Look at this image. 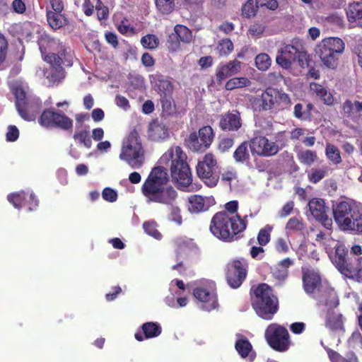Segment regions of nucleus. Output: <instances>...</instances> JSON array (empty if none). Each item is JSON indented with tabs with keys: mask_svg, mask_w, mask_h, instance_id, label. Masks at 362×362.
I'll return each instance as SVG.
<instances>
[{
	"mask_svg": "<svg viewBox=\"0 0 362 362\" xmlns=\"http://www.w3.org/2000/svg\"><path fill=\"white\" fill-rule=\"evenodd\" d=\"M325 154L328 160L332 163L337 165L341 162V157L339 148L332 144H327Z\"/></svg>",
	"mask_w": 362,
	"mask_h": 362,
	"instance_id": "nucleus-38",
	"label": "nucleus"
},
{
	"mask_svg": "<svg viewBox=\"0 0 362 362\" xmlns=\"http://www.w3.org/2000/svg\"><path fill=\"white\" fill-rule=\"evenodd\" d=\"M40 103L39 100H37L36 101L33 102H28L27 101L25 103V105L23 107L24 111L25 114H35V117H36V115L38 113V112L40 110Z\"/></svg>",
	"mask_w": 362,
	"mask_h": 362,
	"instance_id": "nucleus-57",
	"label": "nucleus"
},
{
	"mask_svg": "<svg viewBox=\"0 0 362 362\" xmlns=\"http://www.w3.org/2000/svg\"><path fill=\"white\" fill-rule=\"evenodd\" d=\"M247 216L228 215L227 212L216 213L210 223V231L217 238L230 241L234 236L243 232L247 226Z\"/></svg>",
	"mask_w": 362,
	"mask_h": 362,
	"instance_id": "nucleus-5",
	"label": "nucleus"
},
{
	"mask_svg": "<svg viewBox=\"0 0 362 362\" xmlns=\"http://www.w3.org/2000/svg\"><path fill=\"white\" fill-rule=\"evenodd\" d=\"M336 254L334 258V263L338 270L346 276H349L351 273V269L349 268V264L345 258V252L342 246H335Z\"/></svg>",
	"mask_w": 362,
	"mask_h": 362,
	"instance_id": "nucleus-26",
	"label": "nucleus"
},
{
	"mask_svg": "<svg viewBox=\"0 0 362 362\" xmlns=\"http://www.w3.org/2000/svg\"><path fill=\"white\" fill-rule=\"evenodd\" d=\"M197 134L202 141V144L206 145V148H209L214 137L213 129L210 126L203 127L199 130Z\"/></svg>",
	"mask_w": 362,
	"mask_h": 362,
	"instance_id": "nucleus-39",
	"label": "nucleus"
},
{
	"mask_svg": "<svg viewBox=\"0 0 362 362\" xmlns=\"http://www.w3.org/2000/svg\"><path fill=\"white\" fill-rule=\"evenodd\" d=\"M272 229V226L267 225L259 231L257 241L259 245L264 246L269 242Z\"/></svg>",
	"mask_w": 362,
	"mask_h": 362,
	"instance_id": "nucleus-47",
	"label": "nucleus"
},
{
	"mask_svg": "<svg viewBox=\"0 0 362 362\" xmlns=\"http://www.w3.org/2000/svg\"><path fill=\"white\" fill-rule=\"evenodd\" d=\"M7 199L16 209H19L27 204L30 211L37 207L39 202L31 191L11 193L7 196Z\"/></svg>",
	"mask_w": 362,
	"mask_h": 362,
	"instance_id": "nucleus-14",
	"label": "nucleus"
},
{
	"mask_svg": "<svg viewBox=\"0 0 362 362\" xmlns=\"http://www.w3.org/2000/svg\"><path fill=\"white\" fill-rule=\"evenodd\" d=\"M241 69V62L238 60H232L226 64H221L216 69V79L222 81L228 77L238 74Z\"/></svg>",
	"mask_w": 362,
	"mask_h": 362,
	"instance_id": "nucleus-20",
	"label": "nucleus"
},
{
	"mask_svg": "<svg viewBox=\"0 0 362 362\" xmlns=\"http://www.w3.org/2000/svg\"><path fill=\"white\" fill-rule=\"evenodd\" d=\"M158 9L164 14L170 13L174 8L173 0H156Z\"/></svg>",
	"mask_w": 362,
	"mask_h": 362,
	"instance_id": "nucleus-52",
	"label": "nucleus"
},
{
	"mask_svg": "<svg viewBox=\"0 0 362 362\" xmlns=\"http://www.w3.org/2000/svg\"><path fill=\"white\" fill-rule=\"evenodd\" d=\"M310 214L315 219L320 222L327 229H331L332 220L326 213L325 202L322 199L315 198L308 202Z\"/></svg>",
	"mask_w": 362,
	"mask_h": 362,
	"instance_id": "nucleus-15",
	"label": "nucleus"
},
{
	"mask_svg": "<svg viewBox=\"0 0 362 362\" xmlns=\"http://www.w3.org/2000/svg\"><path fill=\"white\" fill-rule=\"evenodd\" d=\"M160 101L163 110L165 112L170 114L173 112L175 105L173 100L170 98H168L165 95L161 99Z\"/></svg>",
	"mask_w": 362,
	"mask_h": 362,
	"instance_id": "nucleus-64",
	"label": "nucleus"
},
{
	"mask_svg": "<svg viewBox=\"0 0 362 362\" xmlns=\"http://www.w3.org/2000/svg\"><path fill=\"white\" fill-rule=\"evenodd\" d=\"M233 50V44L229 39L221 40L216 47V51L221 57L228 55Z\"/></svg>",
	"mask_w": 362,
	"mask_h": 362,
	"instance_id": "nucleus-45",
	"label": "nucleus"
},
{
	"mask_svg": "<svg viewBox=\"0 0 362 362\" xmlns=\"http://www.w3.org/2000/svg\"><path fill=\"white\" fill-rule=\"evenodd\" d=\"M286 229L288 233L300 231L303 229V223L300 219L293 217L288 220L286 226Z\"/></svg>",
	"mask_w": 362,
	"mask_h": 362,
	"instance_id": "nucleus-53",
	"label": "nucleus"
},
{
	"mask_svg": "<svg viewBox=\"0 0 362 362\" xmlns=\"http://www.w3.org/2000/svg\"><path fill=\"white\" fill-rule=\"evenodd\" d=\"M310 90L312 94L315 95L324 104L332 105L334 102L333 95L327 88L317 83H310Z\"/></svg>",
	"mask_w": 362,
	"mask_h": 362,
	"instance_id": "nucleus-25",
	"label": "nucleus"
},
{
	"mask_svg": "<svg viewBox=\"0 0 362 362\" xmlns=\"http://www.w3.org/2000/svg\"><path fill=\"white\" fill-rule=\"evenodd\" d=\"M219 125L223 130H238L241 127L240 114L237 111H233L222 115Z\"/></svg>",
	"mask_w": 362,
	"mask_h": 362,
	"instance_id": "nucleus-23",
	"label": "nucleus"
},
{
	"mask_svg": "<svg viewBox=\"0 0 362 362\" xmlns=\"http://www.w3.org/2000/svg\"><path fill=\"white\" fill-rule=\"evenodd\" d=\"M250 148L252 155L269 157L278 153V145L270 141L265 136H255L250 141Z\"/></svg>",
	"mask_w": 362,
	"mask_h": 362,
	"instance_id": "nucleus-12",
	"label": "nucleus"
},
{
	"mask_svg": "<svg viewBox=\"0 0 362 362\" xmlns=\"http://www.w3.org/2000/svg\"><path fill=\"white\" fill-rule=\"evenodd\" d=\"M247 262L245 260H234L228 265L227 281L233 288H238L246 277Z\"/></svg>",
	"mask_w": 362,
	"mask_h": 362,
	"instance_id": "nucleus-13",
	"label": "nucleus"
},
{
	"mask_svg": "<svg viewBox=\"0 0 362 362\" xmlns=\"http://www.w3.org/2000/svg\"><path fill=\"white\" fill-rule=\"evenodd\" d=\"M346 16L350 23L362 26V4L359 2L350 4L346 10Z\"/></svg>",
	"mask_w": 362,
	"mask_h": 362,
	"instance_id": "nucleus-28",
	"label": "nucleus"
},
{
	"mask_svg": "<svg viewBox=\"0 0 362 362\" xmlns=\"http://www.w3.org/2000/svg\"><path fill=\"white\" fill-rule=\"evenodd\" d=\"M119 157L133 169H139L143 166L144 150L136 132H131L123 140Z\"/></svg>",
	"mask_w": 362,
	"mask_h": 362,
	"instance_id": "nucleus-7",
	"label": "nucleus"
},
{
	"mask_svg": "<svg viewBox=\"0 0 362 362\" xmlns=\"http://www.w3.org/2000/svg\"><path fill=\"white\" fill-rule=\"evenodd\" d=\"M177 257L185 256L191 248L192 241L187 238L179 237L174 240Z\"/></svg>",
	"mask_w": 362,
	"mask_h": 362,
	"instance_id": "nucleus-31",
	"label": "nucleus"
},
{
	"mask_svg": "<svg viewBox=\"0 0 362 362\" xmlns=\"http://www.w3.org/2000/svg\"><path fill=\"white\" fill-rule=\"evenodd\" d=\"M257 6L256 0H247L243 5L242 8L243 15L247 18L252 17L255 15Z\"/></svg>",
	"mask_w": 362,
	"mask_h": 362,
	"instance_id": "nucleus-50",
	"label": "nucleus"
},
{
	"mask_svg": "<svg viewBox=\"0 0 362 362\" xmlns=\"http://www.w3.org/2000/svg\"><path fill=\"white\" fill-rule=\"evenodd\" d=\"M117 30L122 35L133 34L134 33V28L131 26L127 20L122 21L117 25Z\"/></svg>",
	"mask_w": 362,
	"mask_h": 362,
	"instance_id": "nucleus-63",
	"label": "nucleus"
},
{
	"mask_svg": "<svg viewBox=\"0 0 362 362\" xmlns=\"http://www.w3.org/2000/svg\"><path fill=\"white\" fill-rule=\"evenodd\" d=\"M197 174L209 187H214L218 182V176L211 170H209L204 164L199 163L197 165Z\"/></svg>",
	"mask_w": 362,
	"mask_h": 362,
	"instance_id": "nucleus-27",
	"label": "nucleus"
},
{
	"mask_svg": "<svg viewBox=\"0 0 362 362\" xmlns=\"http://www.w3.org/2000/svg\"><path fill=\"white\" fill-rule=\"evenodd\" d=\"M57 112L54 111L52 109H47L42 112L40 117L39 118V124L47 129L53 128V125L55 121V116Z\"/></svg>",
	"mask_w": 362,
	"mask_h": 362,
	"instance_id": "nucleus-32",
	"label": "nucleus"
},
{
	"mask_svg": "<svg viewBox=\"0 0 362 362\" xmlns=\"http://www.w3.org/2000/svg\"><path fill=\"white\" fill-rule=\"evenodd\" d=\"M342 230H350L356 233H362V214L356 209Z\"/></svg>",
	"mask_w": 362,
	"mask_h": 362,
	"instance_id": "nucleus-29",
	"label": "nucleus"
},
{
	"mask_svg": "<svg viewBox=\"0 0 362 362\" xmlns=\"http://www.w3.org/2000/svg\"><path fill=\"white\" fill-rule=\"evenodd\" d=\"M344 115L352 120H358L362 117V102L346 100L342 105Z\"/></svg>",
	"mask_w": 362,
	"mask_h": 362,
	"instance_id": "nucleus-24",
	"label": "nucleus"
},
{
	"mask_svg": "<svg viewBox=\"0 0 362 362\" xmlns=\"http://www.w3.org/2000/svg\"><path fill=\"white\" fill-rule=\"evenodd\" d=\"M265 30V26L262 23H254L250 25L248 30V34L253 37H259Z\"/></svg>",
	"mask_w": 362,
	"mask_h": 362,
	"instance_id": "nucleus-60",
	"label": "nucleus"
},
{
	"mask_svg": "<svg viewBox=\"0 0 362 362\" xmlns=\"http://www.w3.org/2000/svg\"><path fill=\"white\" fill-rule=\"evenodd\" d=\"M170 206V220L175 222L177 225H181L182 223V218L181 216L180 209L175 206V204Z\"/></svg>",
	"mask_w": 362,
	"mask_h": 362,
	"instance_id": "nucleus-58",
	"label": "nucleus"
},
{
	"mask_svg": "<svg viewBox=\"0 0 362 362\" xmlns=\"http://www.w3.org/2000/svg\"><path fill=\"white\" fill-rule=\"evenodd\" d=\"M13 93L16 96V106L18 114L25 120L33 121L35 120V114H25L23 107L28 101L25 96V91L21 87H13L12 88Z\"/></svg>",
	"mask_w": 362,
	"mask_h": 362,
	"instance_id": "nucleus-22",
	"label": "nucleus"
},
{
	"mask_svg": "<svg viewBox=\"0 0 362 362\" xmlns=\"http://www.w3.org/2000/svg\"><path fill=\"white\" fill-rule=\"evenodd\" d=\"M317 47V54L322 64L328 69H336L339 64V56L345 49L344 41L339 37H327L322 40Z\"/></svg>",
	"mask_w": 362,
	"mask_h": 362,
	"instance_id": "nucleus-8",
	"label": "nucleus"
},
{
	"mask_svg": "<svg viewBox=\"0 0 362 362\" xmlns=\"http://www.w3.org/2000/svg\"><path fill=\"white\" fill-rule=\"evenodd\" d=\"M174 34L179 40L185 43H189L192 39L190 30L185 25H177L174 28Z\"/></svg>",
	"mask_w": 362,
	"mask_h": 362,
	"instance_id": "nucleus-40",
	"label": "nucleus"
},
{
	"mask_svg": "<svg viewBox=\"0 0 362 362\" xmlns=\"http://www.w3.org/2000/svg\"><path fill=\"white\" fill-rule=\"evenodd\" d=\"M303 283L305 293L317 300L320 303L335 308L339 300L334 289L321 283L318 272L308 267H303Z\"/></svg>",
	"mask_w": 362,
	"mask_h": 362,
	"instance_id": "nucleus-4",
	"label": "nucleus"
},
{
	"mask_svg": "<svg viewBox=\"0 0 362 362\" xmlns=\"http://www.w3.org/2000/svg\"><path fill=\"white\" fill-rule=\"evenodd\" d=\"M187 156L180 146L168 149L160 158L161 164H167L170 160V173L173 180L177 188L185 192L197 190L199 187L192 183V175L187 161Z\"/></svg>",
	"mask_w": 362,
	"mask_h": 362,
	"instance_id": "nucleus-3",
	"label": "nucleus"
},
{
	"mask_svg": "<svg viewBox=\"0 0 362 362\" xmlns=\"http://www.w3.org/2000/svg\"><path fill=\"white\" fill-rule=\"evenodd\" d=\"M74 139L81 144H83L86 148H90L92 146L89 131L87 129L76 131L74 134Z\"/></svg>",
	"mask_w": 362,
	"mask_h": 362,
	"instance_id": "nucleus-43",
	"label": "nucleus"
},
{
	"mask_svg": "<svg viewBox=\"0 0 362 362\" xmlns=\"http://www.w3.org/2000/svg\"><path fill=\"white\" fill-rule=\"evenodd\" d=\"M356 209L347 202H341L333 209L336 223L341 230L343 229Z\"/></svg>",
	"mask_w": 362,
	"mask_h": 362,
	"instance_id": "nucleus-18",
	"label": "nucleus"
},
{
	"mask_svg": "<svg viewBox=\"0 0 362 362\" xmlns=\"http://www.w3.org/2000/svg\"><path fill=\"white\" fill-rule=\"evenodd\" d=\"M265 339L269 345L278 351H286L290 346L289 334L286 328L273 323L265 330Z\"/></svg>",
	"mask_w": 362,
	"mask_h": 362,
	"instance_id": "nucleus-11",
	"label": "nucleus"
},
{
	"mask_svg": "<svg viewBox=\"0 0 362 362\" xmlns=\"http://www.w3.org/2000/svg\"><path fill=\"white\" fill-rule=\"evenodd\" d=\"M235 348L243 358H246L249 361H252L256 356L255 351L249 340L240 334H236Z\"/></svg>",
	"mask_w": 362,
	"mask_h": 362,
	"instance_id": "nucleus-19",
	"label": "nucleus"
},
{
	"mask_svg": "<svg viewBox=\"0 0 362 362\" xmlns=\"http://www.w3.org/2000/svg\"><path fill=\"white\" fill-rule=\"evenodd\" d=\"M271 64V58L266 53L259 54L255 57L256 66L260 71H267L270 67Z\"/></svg>",
	"mask_w": 362,
	"mask_h": 362,
	"instance_id": "nucleus-46",
	"label": "nucleus"
},
{
	"mask_svg": "<svg viewBox=\"0 0 362 362\" xmlns=\"http://www.w3.org/2000/svg\"><path fill=\"white\" fill-rule=\"evenodd\" d=\"M141 44L146 49H153L158 46L159 40L155 35L148 34L141 37Z\"/></svg>",
	"mask_w": 362,
	"mask_h": 362,
	"instance_id": "nucleus-49",
	"label": "nucleus"
},
{
	"mask_svg": "<svg viewBox=\"0 0 362 362\" xmlns=\"http://www.w3.org/2000/svg\"><path fill=\"white\" fill-rule=\"evenodd\" d=\"M325 170L312 169L308 173V178L311 182L317 183L325 177Z\"/></svg>",
	"mask_w": 362,
	"mask_h": 362,
	"instance_id": "nucleus-56",
	"label": "nucleus"
},
{
	"mask_svg": "<svg viewBox=\"0 0 362 362\" xmlns=\"http://www.w3.org/2000/svg\"><path fill=\"white\" fill-rule=\"evenodd\" d=\"M59 128L63 130H70L73 127V121L64 114L57 112L53 128Z\"/></svg>",
	"mask_w": 362,
	"mask_h": 362,
	"instance_id": "nucleus-36",
	"label": "nucleus"
},
{
	"mask_svg": "<svg viewBox=\"0 0 362 362\" xmlns=\"http://www.w3.org/2000/svg\"><path fill=\"white\" fill-rule=\"evenodd\" d=\"M325 349L332 362H358L357 358L353 352L347 354L346 357L344 358L338 353L329 348H326Z\"/></svg>",
	"mask_w": 362,
	"mask_h": 362,
	"instance_id": "nucleus-37",
	"label": "nucleus"
},
{
	"mask_svg": "<svg viewBox=\"0 0 362 362\" xmlns=\"http://www.w3.org/2000/svg\"><path fill=\"white\" fill-rule=\"evenodd\" d=\"M162 329L158 322H146L141 326V332L135 334L136 340L141 341L146 339L154 338L159 336Z\"/></svg>",
	"mask_w": 362,
	"mask_h": 362,
	"instance_id": "nucleus-21",
	"label": "nucleus"
},
{
	"mask_svg": "<svg viewBox=\"0 0 362 362\" xmlns=\"http://www.w3.org/2000/svg\"><path fill=\"white\" fill-rule=\"evenodd\" d=\"M100 2V0H83L82 9L84 14L87 16H92Z\"/></svg>",
	"mask_w": 362,
	"mask_h": 362,
	"instance_id": "nucleus-51",
	"label": "nucleus"
},
{
	"mask_svg": "<svg viewBox=\"0 0 362 362\" xmlns=\"http://www.w3.org/2000/svg\"><path fill=\"white\" fill-rule=\"evenodd\" d=\"M168 136V130L164 126L157 123L151 124L149 127V136L155 141L163 139Z\"/></svg>",
	"mask_w": 362,
	"mask_h": 362,
	"instance_id": "nucleus-33",
	"label": "nucleus"
},
{
	"mask_svg": "<svg viewBox=\"0 0 362 362\" xmlns=\"http://www.w3.org/2000/svg\"><path fill=\"white\" fill-rule=\"evenodd\" d=\"M351 269V273L349 274L353 278H356L359 282H362V257L357 259L356 266Z\"/></svg>",
	"mask_w": 362,
	"mask_h": 362,
	"instance_id": "nucleus-59",
	"label": "nucleus"
},
{
	"mask_svg": "<svg viewBox=\"0 0 362 362\" xmlns=\"http://www.w3.org/2000/svg\"><path fill=\"white\" fill-rule=\"evenodd\" d=\"M103 199L109 202H115L117 199V192L110 187H105L102 192Z\"/></svg>",
	"mask_w": 362,
	"mask_h": 362,
	"instance_id": "nucleus-61",
	"label": "nucleus"
},
{
	"mask_svg": "<svg viewBox=\"0 0 362 362\" xmlns=\"http://www.w3.org/2000/svg\"><path fill=\"white\" fill-rule=\"evenodd\" d=\"M252 305L261 318L270 320L279 308V300L270 286L266 284H259L253 288Z\"/></svg>",
	"mask_w": 362,
	"mask_h": 362,
	"instance_id": "nucleus-6",
	"label": "nucleus"
},
{
	"mask_svg": "<svg viewBox=\"0 0 362 362\" xmlns=\"http://www.w3.org/2000/svg\"><path fill=\"white\" fill-rule=\"evenodd\" d=\"M154 86L160 92L166 95L172 90L170 81L165 77L158 75L154 77Z\"/></svg>",
	"mask_w": 362,
	"mask_h": 362,
	"instance_id": "nucleus-41",
	"label": "nucleus"
},
{
	"mask_svg": "<svg viewBox=\"0 0 362 362\" xmlns=\"http://www.w3.org/2000/svg\"><path fill=\"white\" fill-rule=\"evenodd\" d=\"M250 83V81L246 77H235L228 80L225 87L227 90H233L249 86Z\"/></svg>",
	"mask_w": 362,
	"mask_h": 362,
	"instance_id": "nucleus-42",
	"label": "nucleus"
},
{
	"mask_svg": "<svg viewBox=\"0 0 362 362\" xmlns=\"http://www.w3.org/2000/svg\"><path fill=\"white\" fill-rule=\"evenodd\" d=\"M291 103L288 94L276 88H267L256 100V105L263 110L272 109H284Z\"/></svg>",
	"mask_w": 362,
	"mask_h": 362,
	"instance_id": "nucleus-10",
	"label": "nucleus"
},
{
	"mask_svg": "<svg viewBox=\"0 0 362 362\" xmlns=\"http://www.w3.org/2000/svg\"><path fill=\"white\" fill-rule=\"evenodd\" d=\"M299 54L300 52L296 47L292 45H283L278 49L276 62L283 69H290L293 63L299 57Z\"/></svg>",
	"mask_w": 362,
	"mask_h": 362,
	"instance_id": "nucleus-16",
	"label": "nucleus"
},
{
	"mask_svg": "<svg viewBox=\"0 0 362 362\" xmlns=\"http://www.w3.org/2000/svg\"><path fill=\"white\" fill-rule=\"evenodd\" d=\"M144 231L157 240L162 238L160 233L157 230V223L154 221L144 222L143 224Z\"/></svg>",
	"mask_w": 362,
	"mask_h": 362,
	"instance_id": "nucleus-48",
	"label": "nucleus"
},
{
	"mask_svg": "<svg viewBox=\"0 0 362 362\" xmlns=\"http://www.w3.org/2000/svg\"><path fill=\"white\" fill-rule=\"evenodd\" d=\"M276 250L282 255H285L289 251V241L283 238H279L275 242Z\"/></svg>",
	"mask_w": 362,
	"mask_h": 362,
	"instance_id": "nucleus-55",
	"label": "nucleus"
},
{
	"mask_svg": "<svg viewBox=\"0 0 362 362\" xmlns=\"http://www.w3.org/2000/svg\"><path fill=\"white\" fill-rule=\"evenodd\" d=\"M186 144L192 151H204L206 149V145L202 144V141L196 132L189 134L186 140Z\"/></svg>",
	"mask_w": 362,
	"mask_h": 362,
	"instance_id": "nucleus-34",
	"label": "nucleus"
},
{
	"mask_svg": "<svg viewBox=\"0 0 362 362\" xmlns=\"http://www.w3.org/2000/svg\"><path fill=\"white\" fill-rule=\"evenodd\" d=\"M298 160L303 165L310 166L317 158V153L311 150H301L297 153Z\"/></svg>",
	"mask_w": 362,
	"mask_h": 362,
	"instance_id": "nucleus-35",
	"label": "nucleus"
},
{
	"mask_svg": "<svg viewBox=\"0 0 362 362\" xmlns=\"http://www.w3.org/2000/svg\"><path fill=\"white\" fill-rule=\"evenodd\" d=\"M233 157L235 161L243 163L250 158V154L247 151V143L241 144L233 153Z\"/></svg>",
	"mask_w": 362,
	"mask_h": 362,
	"instance_id": "nucleus-44",
	"label": "nucleus"
},
{
	"mask_svg": "<svg viewBox=\"0 0 362 362\" xmlns=\"http://www.w3.org/2000/svg\"><path fill=\"white\" fill-rule=\"evenodd\" d=\"M215 203V199L212 196L192 195L188 198V210L190 213L199 214L207 211Z\"/></svg>",
	"mask_w": 362,
	"mask_h": 362,
	"instance_id": "nucleus-17",
	"label": "nucleus"
},
{
	"mask_svg": "<svg viewBox=\"0 0 362 362\" xmlns=\"http://www.w3.org/2000/svg\"><path fill=\"white\" fill-rule=\"evenodd\" d=\"M166 170L160 166L154 168L141 187V192L148 204L157 203L167 206L176 204L178 192L168 184Z\"/></svg>",
	"mask_w": 362,
	"mask_h": 362,
	"instance_id": "nucleus-1",
	"label": "nucleus"
},
{
	"mask_svg": "<svg viewBox=\"0 0 362 362\" xmlns=\"http://www.w3.org/2000/svg\"><path fill=\"white\" fill-rule=\"evenodd\" d=\"M39 47L44 60L50 64L49 69H40L37 74L40 77H45L47 86H53L59 83L65 77V74L62 64V56L64 54V48L59 40L50 38L47 36L42 37L39 42Z\"/></svg>",
	"mask_w": 362,
	"mask_h": 362,
	"instance_id": "nucleus-2",
	"label": "nucleus"
},
{
	"mask_svg": "<svg viewBox=\"0 0 362 362\" xmlns=\"http://www.w3.org/2000/svg\"><path fill=\"white\" fill-rule=\"evenodd\" d=\"M180 40L177 36L173 33L169 35L167 45L168 48L171 52H176L180 49Z\"/></svg>",
	"mask_w": 362,
	"mask_h": 362,
	"instance_id": "nucleus-62",
	"label": "nucleus"
},
{
	"mask_svg": "<svg viewBox=\"0 0 362 362\" xmlns=\"http://www.w3.org/2000/svg\"><path fill=\"white\" fill-rule=\"evenodd\" d=\"M47 20L49 26L57 30L66 24V18L61 13H56L51 10H47Z\"/></svg>",
	"mask_w": 362,
	"mask_h": 362,
	"instance_id": "nucleus-30",
	"label": "nucleus"
},
{
	"mask_svg": "<svg viewBox=\"0 0 362 362\" xmlns=\"http://www.w3.org/2000/svg\"><path fill=\"white\" fill-rule=\"evenodd\" d=\"M193 295L197 300L198 307L211 311L218 307V298L215 284L209 280H201L196 283Z\"/></svg>",
	"mask_w": 362,
	"mask_h": 362,
	"instance_id": "nucleus-9",
	"label": "nucleus"
},
{
	"mask_svg": "<svg viewBox=\"0 0 362 362\" xmlns=\"http://www.w3.org/2000/svg\"><path fill=\"white\" fill-rule=\"evenodd\" d=\"M198 163L204 164V165L209 170L214 173V168L217 164V160L215 156L212 153H206L203 158L202 160Z\"/></svg>",
	"mask_w": 362,
	"mask_h": 362,
	"instance_id": "nucleus-54",
	"label": "nucleus"
}]
</instances>
